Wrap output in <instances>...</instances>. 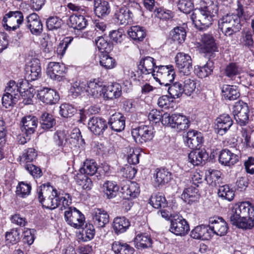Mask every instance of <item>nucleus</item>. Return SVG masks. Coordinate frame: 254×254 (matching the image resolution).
I'll use <instances>...</instances> for the list:
<instances>
[{
	"label": "nucleus",
	"mask_w": 254,
	"mask_h": 254,
	"mask_svg": "<svg viewBox=\"0 0 254 254\" xmlns=\"http://www.w3.org/2000/svg\"><path fill=\"white\" fill-rule=\"evenodd\" d=\"M36 196L42 207L54 210L62 205L61 209L66 208L72 203V199L68 193L58 191L50 183L43 184L37 187Z\"/></svg>",
	"instance_id": "obj_1"
},
{
	"label": "nucleus",
	"mask_w": 254,
	"mask_h": 254,
	"mask_svg": "<svg viewBox=\"0 0 254 254\" xmlns=\"http://www.w3.org/2000/svg\"><path fill=\"white\" fill-rule=\"evenodd\" d=\"M148 117L150 121L155 123L161 121L163 125L175 128L178 132L185 130L190 125V121L184 115L180 114L170 115L167 113L162 114L161 111L157 109L151 110Z\"/></svg>",
	"instance_id": "obj_2"
},
{
	"label": "nucleus",
	"mask_w": 254,
	"mask_h": 254,
	"mask_svg": "<svg viewBox=\"0 0 254 254\" xmlns=\"http://www.w3.org/2000/svg\"><path fill=\"white\" fill-rule=\"evenodd\" d=\"M237 11L236 14H224L218 20L219 29L227 37H232L241 29L240 18H245L243 6L238 5Z\"/></svg>",
	"instance_id": "obj_3"
},
{
	"label": "nucleus",
	"mask_w": 254,
	"mask_h": 254,
	"mask_svg": "<svg viewBox=\"0 0 254 254\" xmlns=\"http://www.w3.org/2000/svg\"><path fill=\"white\" fill-rule=\"evenodd\" d=\"M250 208L247 207L244 203L240 205H236L229 213V218L233 225L242 229H250L254 226L247 222V214Z\"/></svg>",
	"instance_id": "obj_4"
},
{
	"label": "nucleus",
	"mask_w": 254,
	"mask_h": 254,
	"mask_svg": "<svg viewBox=\"0 0 254 254\" xmlns=\"http://www.w3.org/2000/svg\"><path fill=\"white\" fill-rule=\"evenodd\" d=\"M155 71L156 72L153 74V77L161 85L168 86L175 79V72L172 65H160Z\"/></svg>",
	"instance_id": "obj_5"
},
{
	"label": "nucleus",
	"mask_w": 254,
	"mask_h": 254,
	"mask_svg": "<svg viewBox=\"0 0 254 254\" xmlns=\"http://www.w3.org/2000/svg\"><path fill=\"white\" fill-rule=\"evenodd\" d=\"M24 16L20 10L9 11L4 15L2 23L7 31H15L23 23Z\"/></svg>",
	"instance_id": "obj_6"
},
{
	"label": "nucleus",
	"mask_w": 254,
	"mask_h": 254,
	"mask_svg": "<svg viewBox=\"0 0 254 254\" xmlns=\"http://www.w3.org/2000/svg\"><path fill=\"white\" fill-rule=\"evenodd\" d=\"M64 211V218L68 225L76 228H81L84 223V215L75 207L67 206Z\"/></svg>",
	"instance_id": "obj_7"
},
{
	"label": "nucleus",
	"mask_w": 254,
	"mask_h": 254,
	"mask_svg": "<svg viewBox=\"0 0 254 254\" xmlns=\"http://www.w3.org/2000/svg\"><path fill=\"white\" fill-rule=\"evenodd\" d=\"M154 133L152 126L141 125L131 130L132 137L134 141L139 144H142L152 140Z\"/></svg>",
	"instance_id": "obj_8"
},
{
	"label": "nucleus",
	"mask_w": 254,
	"mask_h": 254,
	"mask_svg": "<svg viewBox=\"0 0 254 254\" xmlns=\"http://www.w3.org/2000/svg\"><path fill=\"white\" fill-rule=\"evenodd\" d=\"M169 231L176 236H184L189 232L190 225L182 216L175 214L171 219Z\"/></svg>",
	"instance_id": "obj_9"
},
{
	"label": "nucleus",
	"mask_w": 254,
	"mask_h": 254,
	"mask_svg": "<svg viewBox=\"0 0 254 254\" xmlns=\"http://www.w3.org/2000/svg\"><path fill=\"white\" fill-rule=\"evenodd\" d=\"M190 18L199 31L206 30L212 24L213 19L210 18L201 8L194 9L190 15Z\"/></svg>",
	"instance_id": "obj_10"
},
{
	"label": "nucleus",
	"mask_w": 254,
	"mask_h": 254,
	"mask_svg": "<svg viewBox=\"0 0 254 254\" xmlns=\"http://www.w3.org/2000/svg\"><path fill=\"white\" fill-rule=\"evenodd\" d=\"M234 118L241 126L247 125L249 120V108L247 103L240 100L235 103L233 108Z\"/></svg>",
	"instance_id": "obj_11"
},
{
	"label": "nucleus",
	"mask_w": 254,
	"mask_h": 254,
	"mask_svg": "<svg viewBox=\"0 0 254 254\" xmlns=\"http://www.w3.org/2000/svg\"><path fill=\"white\" fill-rule=\"evenodd\" d=\"M176 66L181 74L188 75L192 69V59L190 56L183 52L177 54L175 57Z\"/></svg>",
	"instance_id": "obj_12"
},
{
	"label": "nucleus",
	"mask_w": 254,
	"mask_h": 254,
	"mask_svg": "<svg viewBox=\"0 0 254 254\" xmlns=\"http://www.w3.org/2000/svg\"><path fill=\"white\" fill-rule=\"evenodd\" d=\"M209 226L212 235L215 234L222 237L225 236L229 229L228 225L225 220L221 217H213L209 219Z\"/></svg>",
	"instance_id": "obj_13"
},
{
	"label": "nucleus",
	"mask_w": 254,
	"mask_h": 254,
	"mask_svg": "<svg viewBox=\"0 0 254 254\" xmlns=\"http://www.w3.org/2000/svg\"><path fill=\"white\" fill-rule=\"evenodd\" d=\"M200 49L204 53H211L218 52V46L216 40L212 34L207 33L200 35L199 38Z\"/></svg>",
	"instance_id": "obj_14"
},
{
	"label": "nucleus",
	"mask_w": 254,
	"mask_h": 254,
	"mask_svg": "<svg viewBox=\"0 0 254 254\" xmlns=\"http://www.w3.org/2000/svg\"><path fill=\"white\" fill-rule=\"evenodd\" d=\"M25 78L29 80H38L42 76L40 62L38 59H32L25 68Z\"/></svg>",
	"instance_id": "obj_15"
},
{
	"label": "nucleus",
	"mask_w": 254,
	"mask_h": 254,
	"mask_svg": "<svg viewBox=\"0 0 254 254\" xmlns=\"http://www.w3.org/2000/svg\"><path fill=\"white\" fill-rule=\"evenodd\" d=\"M66 69L63 64L51 62L48 65L47 73L51 79L60 81L63 79Z\"/></svg>",
	"instance_id": "obj_16"
},
{
	"label": "nucleus",
	"mask_w": 254,
	"mask_h": 254,
	"mask_svg": "<svg viewBox=\"0 0 254 254\" xmlns=\"http://www.w3.org/2000/svg\"><path fill=\"white\" fill-rule=\"evenodd\" d=\"M88 127L95 135H101L108 128V124L104 119L101 117H93L88 121Z\"/></svg>",
	"instance_id": "obj_17"
},
{
	"label": "nucleus",
	"mask_w": 254,
	"mask_h": 254,
	"mask_svg": "<svg viewBox=\"0 0 254 254\" xmlns=\"http://www.w3.org/2000/svg\"><path fill=\"white\" fill-rule=\"evenodd\" d=\"M187 146L192 149H197L203 142V137L200 132L194 130H189L184 136Z\"/></svg>",
	"instance_id": "obj_18"
},
{
	"label": "nucleus",
	"mask_w": 254,
	"mask_h": 254,
	"mask_svg": "<svg viewBox=\"0 0 254 254\" xmlns=\"http://www.w3.org/2000/svg\"><path fill=\"white\" fill-rule=\"evenodd\" d=\"M27 27L31 33L35 35H40L43 30V24L39 15L36 13L29 14L27 17Z\"/></svg>",
	"instance_id": "obj_19"
},
{
	"label": "nucleus",
	"mask_w": 254,
	"mask_h": 254,
	"mask_svg": "<svg viewBox=\"0 0 254 254\" xmlns=\"http://www.w3.org/2000/svg\"><path fill=\"white\" fill-rule=\"evenodd\" d=\"M240 158L239 155L233 153L228 149H224L219 152L218 160L221 164L231 167L237 163Z\"/></svg>",
	"instance_id": "obj_20"
},
{
	"label": "nucleus",
	"mask_w": 254,
	"mask_h": 254,
	"mask_svg": "<svg viewBox=\"0 0 254 254\" xmlns=\"http://www.w3.org/2000/svg\"><path fill=\"white\" fill-rule=\"evenodd\" d=\"M126 118L120 113H115L110 117L107 123L110 128L116 132L123 131L125 127Z\"/></svg>",
	"instance_id": "obj_21"
},
{
	"label": "nucleus",
	"mask_w": 254,
	"mask_h": 254,
	"mask_svg": "<svg viewBox=\"0 0 254 254\" xmlns=\"http://www.w3.org/2000/svg\"><path fill=\"white\" fill-rule=\"evenodd\" d=\"M37 96L41 101L47 104H56L59 100L58 93L48 88H44L39 91Z\"/></svg>",
	"instance_id": "obj_22"
},
{
	"label": "nucleus",
	"mask_w": 254,
	"mask_h": 254,
	"mask_svg": "<svg viewBox=\"0 0 254 254\" xmlns=\"http://www.w3.org/2000/svg\"><path fill=\"white\" fill-rule=\"evenodd\" d=\"M160 65L156 64L154 59L151 57H146L140 60L138 67L142 73L144 74L151 73L153 76V74L156 72L155 70Z\"/></svg>",
	"instance_id": "obj_23"
},
{
	"label": "nucleus",
	"mask_w": 254,
	"mask_h": 254,
	"mask_svg": "<svg viewBox=\"0 0 254 254\" xmlns=\"http://www.w3.org/2000/svg\"><path fill=\"white\" fill-rule=\"evenodd\" d=\"M208 159V154L204 149H195L191 151L188 155L189 162L193 166L203 165Z\"/></svg>",
	"instance_id": "obj_24"
},
{
	"label": "nucleus",
	"mask_w": 254,
	"mask_h": 254,
	"mask_svg": "<svg viewBox=\"0 0 254 254\" xmlns=\"http://www.w3.org/2000/svg\"><path fill=\"white\" fill-rule=\"evenodd\" d=\"M67 25L74 30L81 31L87 26L88 20L84 16L76 13L69 16L67 21Z\"/></svg>",
	"instance_id": "obj_25"
},
{
	"label": "nucleus",
	"mask_w": 254,
	"mask_h": 254,
	"mask_svg": "<svg viewBox=\"0 0 254 254\" xmlns=\"http://www.w3.org/2000/svg\"><path fill=\"white\" fill-rule=\"evenodd\" d=\"M190 236L195 239L208 240L212 238V235L209 225H200L191 230Z\"/></svg>",
	"instance_id": "obj_26"
},
{
	"label": "nucleus",
	"mask_w": 254,
	"mask_h": 254,
	"mask_svg": "<svg viewBox=\"0 0 254 254\" xmlns=\"http://www.w3.org/2000/svg\"><path fill=\"white\" fill-rule=\"evenodd\" d=\"M92 219L94 224L98 227L103 228L109 222V215L101 208H94L92 213Z\"/></svg>",
	"instance_id": "obj_27"
},
{
	"label": "nucleus",
	"mask_w": 254,
	"mask_h": 254,
	"mask_svg": "<svg viewBox=\"0 0 254 254\" xmlns=\"http://www.w3.org/2000/svg\"><path fill=\"white\" fill-rule=\"evenodd\" d=\"M217 132L223 135L233 125V120L228 114H223L216 119Z\"/></svg>",
	"instance_id": "obj_28"
},
{
	"label": "nucleus",
	"mask_w": 254,
	"mask_h": 254,
	"mask_svg": "<svg viewBox=\"0 0 254 254\" xmlns=\"http://www.w3.org/2000/svg\"><path fill=\"white\" fill-rule=\"evenodd\" d=\"M21 131L24 134H32L37 128L38 121L36 117L27 116L22 118Z\"/></svg>",
	"instance_id": "obj_29"
},
{
	"label": "nucleus",
	"mask_w": 254,
	"mask_h": 254,
	"mask_svg": "<svg viewBox=\"0 0 254 254\" xmlns=\"http://www.w3.org/2000/svg\"><path fill=\"white\" fill-rule=\"evenodd\" d=\"M156 187H162L168 184L172 179V174L165 168L157 169L154 175Z\"/></svg>",
	"instance_id": "obj_30"
},
{
	"label": "nucleus",
	"mask_w": 254,
	"mask_h": 254,
	"mask_svg": "<svg viewBox=\"0 0 254 254\" xmlns=\"http://www.w3.org/2000/svg\"><path fill=\"white\" fill-rule=\"evenodd\" d=\"M128 184L122 187L121 190L126 199L136 197L140 193L139 185L134 182H128Z\"/></svg>",
	"instance_id": "obj_31"
},
{
	"label": "nucleus",
	"mask_w": 254,
	"mask_h": 254,
	"mask_svg": "<svg viewBox=\"0 0 254 254\" xmlns=\"http://www.w3.org/2000/svg\"><path fill=\"white\" fill-rule=\"evenodd\" d=\"M103 95V97L107 100L118 98L122 95L121 86L117 83H115L108 86H104Z\"/></svg>",
	"instance_id": "obj_32"
},
{
	"label": "nucleus",
	"mask_w": 254,
	"mask_h": 254,
	"mask_svg": "<svg viewBox=\"0 0 254 254\" xmlns=\"http://www.w3.org/2000/svg\"><path fill=\"white\" fill-rule=\"evenodd\" d=\"M152 240L146 233H139L134 239V246L138 250L150 248L152 247Z\"/></svg>",
	"instance_id": "obj_33"
},
{
	"label": "nucleus",
	"mask_w": 254,
	"mask_h": 254,
	"mask_svg": "<svg viewBox=\"0 0 254 254\" xmlns=\"http://www.w3.org/2000/svg\"><path fill=\"white\" fill-rule=\"evenodd\" d=\"M94 11L95 15L99 17L104 18L110 12V6L107 1L94 0Z\"/></svg>",
	"instance_id": "obj_34"
},
{
	"label": "nucleus",
	"mask_w": 254,
	"mask_h": 254,
	"mask_svg": "<svg viewBox=\"0 0 254 254\" xmlns=\"http://www.w3.org/2000/svg\"><path fill=\"white\" fill-rule=\"evenodd\" d=\"M104 86L101 82H97L95 79L87 82L86 93L88 96L94 98H98L103 94Z\"/></svg>",
	"instance_id": "obj_35"
},
{
	"label": "nucleus",
	"mask_w": 254,
	"mask_h": 254,
	"mask_svg": "<svg viewBox=\"0 0 254 254\" xmlns=\"http://www.w3.org/2000/svg\"><path fill=\"white\" fill-rule=\"evenodd\" d=\"M40 127L45 131L50 130L56 125V121L53 116L47 112L42 113L39 118Z\"/></svg>",
	"instance_id": "obj_36"
},
{
	"label": "nucleus",
	"mask_w": 254,
	"mask_h": 254,
	"mask_svg": "<svg viewBox=\"0 0 254 254\" xmlns=\"http://www.w3.org/2000/svg\"><path fill=\"white\" fill-rule=\"evenodd\" d=\"M98 165L93 159H87L79 169V172L87 176H92L97 173Z\"/></svg>",
	"instance_id": "obj_37"
},
{
	"label": "nucleus",
	"mask_w": 254,
	"mask_h": 254,
	"mask_svg": "<svg viewBox=\"0 0 254 254\" xmlns=\"http://www.w3.org/2000/svg\"><path fill=\"white\" fill-rule=\"evenodd\" d=\"M115 18L120 24L127 25L132 22L133 16L127 11V8L121 7L116 10Z\"/></svg>",
	"instance_id": "obj_38"
},
{
	"label": "nucleus",
	"mask_w": 254,
	"mask_h": 254,
	"mask_svg": "<svg viewBox=\"0 0 254 254\" xmlns=\"http://www.w3.org/2000/svg\"><path fill=\"white\" fill-rule=\"evenodd\" d=\"M112 250L115 254H133L134 249L126 243L115 241L112 244Z\"/></svg>",
	"instance_id": "obj_39"
},
{
	"label": "nucleus",
	"mask_w": 254,
	"mask_h": 254,
	"mask_svg": "<svg viewBox=\"0 0 254 254\" xmlns=\"http://www.w3.org/2000/svg\"><path fill=\"white\" fill-rule=\"evenodd\" d=\"M130 222L125 217H116L113 221V228L117 234L126 232L130 226Z\"/></svg>",
	"instance_id": "obj_40"
},
{
	"label": "nucleus",
	"mask_w": 254,
	"mask_h": 254,
	"mask_svg": "<svg viewBox=\"0 0 254 254\" xmlns=\"http://www.w3.org/2000/svg\"><path fill=\"white\" fill-rule=\"evenodd\" d=\"M198 192V189L195 186H191L184 190L181 197L186 202L190 204L199 198Z\"/></svg>",
	"instance_id": "obj_41"
},
{
	"label": "nucleus",
	"mask_w": 254,
	"mask_h": 254,
	"mask_svg": "<svg viewBox=\"0 0 254 254\" xmlns=\"http://www.w3.org/2000/svg\"><path fill=\"white\" fill-rule=\"evenodd\" d=\"M119 187L116 182L107 181L103 185V191L107 198H113L118 193Z\"/></svg>",
	"instance_id": "obj_42"
},
{
	"label": "nucleus",
	"mask_w": 254,
	"mask_h": 254,
	"mask_svg": "<svg viewBox=\"0 0 254 254\" xmlns=\"http://www.w3.org/2000/svg\"><path fill=\"white\" fill-rule=\"evenodd\" d=\"M222 96L226 99L235 100L240 96V93L236 86L224 85L222 88Z\"/></svg>",
	"instance_id": "obj_43"
},
{
	"label": "nucleus",
	"mask_w": 254,
	"mask_h": 254,
	"mask_svg": "<svg viewBox=\"0 0 254 254\" xmlns=\"http://www.w3.org/2000/svg\"><path fill=\"white\" fill-rule=\"evenodd\" d=\"M170 38L179 44L184 42L186 38V31L184 27L177 26L170 32Z\"/></svg>",
	"instance_id": "obj_44"
},
{
	"label": "nucleus",
	"mask_w": 254,
	"mask_h": 254,
	"mask_svg": "<svg viewBox=\"0 0 254 254\" xmlns=\"http://www.w3.org/2000/svg\"><path fill=\"white\" fill-rule=\"evenodd\" d=\"M217 194L219 197L228 201H232L235 196L234 190L228 185L220 186Z\"/></svg>",
	"instance_id": "obj_45"
},
{
	"label": "nucleus",
	"mask_w": 254,
	"mask_h": 254,
	"mask_svg": "<svg viewBox=\"0 0 254 254\" xmlns=\"http://www.w3.org/2000/svg\"><path fill=\"white\" fill-rule=\"evenodd\" d=\"M128 35L134 41H142L146 33L143 27L136 25L130 28L128 31Z\"/></svg>",
	"instance_id": "obj_46"
},
{
	"label": "nucleus",
	"mask_w": 254,
	"mask_h": 254,
	"mask_svg": "<svg viewBox=\"0 0 254 254\" xmlns=\"http://www.w3.org/2000/svg\"><path fill=\"white\" fill-rule=\"evenodd\" d=\"M87 176L80 173L77 174L75 179L76 183L80 186L83 189L89 190L93 187V183L91 179Z\"/></svg>",
	"instance_id": "obj_47"
},
{
	"label": "nucleus",
	"mask_w": 254,
	"mask_h": 254,
	"mask_svg": "<svg viewBox=\"0 0 254 254\" xmlns=\"http://www.w3.org/2000/svg\"><path fill=\"white\" fill-rule=\"evenodd\" d=\"M149 203L154 208L156 209L165 208L168 206V202L164 196L157 194L154 196H151L149 200Z\"/></svg>",
	"instance_id": "obj_48"
},
{
	"label": "nucleus",
	"mask_w": 254,
	"mask_h": 254,
	"mask_svg": "<svg viewBox=\"0 0 254 254\" xmlns=\"http://www.w3.org/2000/svg\"><path fill=\"white\" fill-rule=\"evenodd\" d=\"M183 84L179 82H176L173 84L169 85L168 92L172 99L178 98L184 94L183 91Z\"/></svg>",
	"instance_id": "obj_49"
},
{
	"label": "nucleus",
	"mask_w": 254,
	"mask_h": 254,
	"mask_svg": "<svg viewBox=\"0 0 254 254\" xmlns=\"http://www.w3.org/2000/svg\"><path fill=\"white\" fill-rule=\"evenodd\" d=\"M100 64L105 69H112L116 65V61L108 55V53L102 54L100 58Z\"/></svg>",
	"instance_id": "obj_50"
},
{
	"label": "nucleus",
	"mask_w": 254,
	"mask_h": 254,
	"mask_svg": "<svg viewBox=\"0 0 254 254\" xmlns=\"http://www.w3.org/2000/svg\"><path fill=\"white\" fill-rule=\"evenodd\" d=\"M213 69L214 63L212 61L209 60L205 64L199 67L197 75L201 78L206 77L211 74Z\"/></svg>",
	"instance_id": "obj_51"
},
{
	"label": "nucleus",
	"mask_w": 254,
	"mask_h": 254,
	"mask_svg": "<svg viewBox=\"0 0 254 254\" xmlns=\"http://www.w3.org/2000/svg\"><path fill=\"white\" fill-rule=\"evenodd\" d=\"M127 159L129 164L136 165L139 163V151L131 147H127Z\"/></svg>",
	"instance_id": "obj_52"
},
{
	"label": "nucleus",
	"mask_w": 254,
	"mask_h": 254,
	"mask_svg": "<svg viewBox=\"0 0 254 254\" xmlns=\"http://www.w3.org/2000/svg\"><path fill=\"white\" fill-rule=\"evenodd\" d=\"M55 144L59 147L63 149L67 141V135L64 130H57L53 136Z\"/></svg>",
	"instance_id": "obj_53"
},
{
	"label": "nucleus",
	"mask_w": 254,
	"mask_h": 254,
	"mask_svg": "<svg viewBox=\"0 0 254 254\" xmlns=\"http://www.w3.org/2000/svg\"><path fill=\"white\" fill-rule=\"evenodd\" d=\"M62 24V20L57 16H50L46 20V26L49 30H57Z\"/></svg>",
	"instance_id": "obj_54"
},
{
	"label": "nucleus",
	"mask_w": 254,
	"mask_h": 254,
	"mask_svg": "<svg viewBox=\"0 0 254 254\" xmlns=\"http://www.w3.org/2000/svg\"><path fill=\"white\" fill-rule=\"evenodd\" d=\"M177 6L181 11L186 14L193 11L194 5L191 0H178Z\"/></svg>",
	"instance_id": "obj_55"
},
{
	"label": "nucleus",
	"mask_w": 254,
	"mask_h": 254,
	"mask_svg": "<svg viewBox=\"0 0 254 254\" xmlns=\"http://www.w3.org/2000/svg\"><path fill=\"white\" fill-rule=\"evenodd\" d=\"M241 69L235 63H230L225 68L226 75L232 79H234L237 75L240 74Z\"/></svg>",
	"instance_id": "obj_56"
},
{
	"label": "nucleus",
	"mask_w": 254,
	"mask_h": 254,
	"mask_svg": "<svg viewBox=\"0 0 254 254\" xmlns=\"http://www.w3.org/2000/svg\"><path fill=\"white\" fill-rule=\"evenodd\" d=\"M76 109L69 104H62L60 106V114L64 118H70L76 112Z\"/></svg>",
	"instance_id": "obj_57"
},
{
	"label": "nucleus",
	"mask_w": 254,
	"mask_h": 254,
	"mask_svg": "<svg viewBox=\"0 0 254 254\" xmlns=\"http://www.w3.org/2000/svg\"><path fill=\"white\" fill-rule=\"evenodd\" d=\"M221 173L220 171L212 169H209L205 172V179L208 183L212 184L216 183L217 181L220 179Z\"/></svg>",
	"instance_id": "obj_58"
},
{
	"label": "nucleus",
	"mask_w": 254,
	"mask_h": 254,
	"mask_svg": "<svg viewBox=\"0 0 254 254\" xmlns=\"http://www.w3.org/2000/svg\"><path fill=\"white\" fill-rule=\"evenodd\" d=\"M124 8H127V11L134 17V15L140 10V6L138 3L134 0H128L124 2Z\"/></svg>",
	"instance_id": "obj_59"
},
{
	"label": "nucleus",
	"mask_w": 254,
	"mask_h": 254,
	"mask_svg": "<svg viewBox=\"0 0 254 254\" xmlns=\"http://www.w3.org/2000/svg\"><path fill=\"white\" fill-rule=\"evenodd\" d=\"M70 143L73 146H83L85 144L84 140L82 138L81 132L79 129H74L73 132L70 134Z\"/></svg>",
	"instance_id": "obj_60"
},
{
	"label": "nucleus",
	"mask_w": 254,
	"mask_h": 254,
	"mask_svg": "<svg viewBox=\"0 0 254 254\" xmlns=\"http://www.w3.org/2000/svg\"><path fill=\"white\" fill-rule=\"evenodd\" d=\"M196 88V82L190 78L185 80L183 84V91L187 96H190Z\"/></svg>",
	"instance_id": "obj_61"
},
{
	"label": "nucleus",
	"mask_w": 254,
	"mask_h": 254,
	"mask_svg": "<svg viewBox=\"0 0 254 254\" xmlns=\"http://www.w3.org/2000/svg\"><path fill=\"white\" fill-rule=\"evenodd\" d=\"M31 186L30 185L21 182L16 188V194L22 197L28 196L31 192Z\"/></svg>",
	"instance_id": "obj_62"
},
{
	"label": "nucleus",
	"mask_w": 254,
	"mask_h": 254,
	"mask_svg": "<svg viewBox=\"0 0 254 254\" xmlns=\"http://www.w3.org/2000/svg\"><path fill=\"white\" fill-rule=\"evenodd\" d=\"M18 89L17 83L13 80H10L6 87L5 91L6 94L17 97L20 99V92Z\"/></svg>",
	"instance_id": "obj_63"
},
{
	"label": "nucleus",
	"mask_w": 254,
	"mask_h": 254,
	"mask_svg": "<svg viewBox=\"0 0 254 254\" xmlns=\"http://www.w3.org/2000/svg\"><path fill=\"white\" fill-rule=\"evenodd\" d=\"M19 239V233L17 229H12L5 234V240L7 243L11 245L17 243Z\"/></svg>",
	"instance_id": "obj_64"
}]
</instances>
